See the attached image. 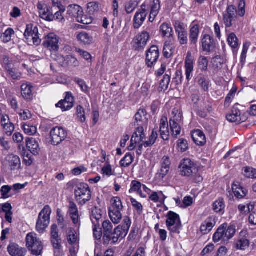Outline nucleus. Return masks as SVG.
<instances>
[{
    "instance_id": "nucleus-1",
    "label": "nucleus",
    "mask_w": 256,
    "mask_h": 256,
    "mask_svg": "<svg viewBox=\"0 0 256 256\" xmlns=\"http://www.w3.org/2000/svg\"><path fill=\"white\" fill-rule=\"evenodd\" d=\"M74 198L79 206H83L92 198V192L88 185L84 182H78L73 186Z\"/></svg>"
},
{
    "instance_id": "nucleus-2",
    "label": "nucleus",
    "mask_w": 256,
    "mask_h": 256,
    "mask_svg": "<svg viewBox=\"0 0 256 256\" xmlns=\"http://www.w3.org/2000/svg\"><path fill=\"white\" fill-rule=\"evenodd\" d=\"M110 203L111 205L108 208V215L112 222L118 224L122 218L121 212L123 206L121 199L118 196L114 197L111 199Z\"/></svg>"
},
{
    "instance_id": "nucleus-3",
    "label": "nucleus",
    "mask_w": 256,
    "mask_h": 256,
    "mask_svg": "<svg viewBox=\"0 0 256 256\" xmlns=\"http://www.w3.org/2000/svg\"><path fill=\"white\" fill-rule=\"evenodd\" d=\"M236 226L234 225L228 226L226 224H222L217 230L213 236V240L214 242L222 240V242H228L232 238L236 233Z\"/></svg>"
},
{
    "instance_id": "nucleus-4",
    "label": "nucleus",
    "mask_w": 256,
    "mask_h": 256,
    "mask_svg": "<svg viewBox=\"0 0 256 256\" xmlns=\"http://www.w3.org/2000/svg\"><path fill=\"white\" fill-rule=\"evenodd\" d=\"M236 8L230 5L228 6L222 14V22L224 24L226 31L228 28L234 29L236 27L238 20Z\"/></svg>"
},
{
    "instance_id": "nucleus-5",
    "label": "nucleus",
    "mask_w": 256,
    "mask_h": 256,
    "mask_svg": "<svg viewBox=\"0 0 256 256\" xmlns=\"http://www.w3.org/2000/svg\"><path fill=\"white\" fill-rule=\"evenodd\" d=\"M166 226L170 234L173 236L179 234L182 228L180 216L176 212L169 211L166 215Z\"/></svg>"
},
{
    "instance_id": "nucleus-6",
    "label": "nucleus",
    "mask_w": 256,
    "mask_h": 256,
    "mask_svg": "<svg viewBox=\"0 0 256 256\" xmlns=\"http://www.w3.org/2000/svg\"><path fill=\"white\" fill-rule=\"evenodd\" d=\"M26 246L33 255L38 256L42 253L43 244L34 232H30L26 236Z\"/></svg>"
},
{
    "instance_id": "nucleus-7",
    "label": "nucleus",
    "mask_w": 256,
    "mask_h": 256,
    "mask_svg": "<svg viewBox=\"0 0 256 256\" xmlns=\"http://www.w3.org/2000/svg\"><path fill=\"white\" fill-rule=\"evenodd\" d=\"M132 224L130 218L128 216H124L122 224L118 226L112 232V244L117 242L119 239L124 238L128 234Z\"/></svg>"
},
{
    "instance_id": "nucleus-8",
    "label": "nucleus",
    "mask_w": 256,
    "mask_h": 256,
    "mask_svg": "<svg viewBox=\"0 0 256 256\" xmlns=\"http://www.w3.org/2000/svg\"><path fill=\"white\" fill-rule=\"evenodd\" d=\"M52 210L49 206H46L40 212L36 224V230L40 233H43L50 224Z\"/></svg>"
},
{
    "instance_id": "nucleus-9",
    "label": "nucleus",
    "mask_w": 256,
    "mask_h": 256,
    "mask_svg": "<svg viewBox=\"0 0 256 256\" xmlns=\"http://www.w3.org/2000/svg\"><path fill=\"white\" fill-rule=\"evenodd\" d=\"M179 168L180 175L184 176H194L198 171L196 164L188 158L182 160Z\"/></svg>"
},
{
    "instance_id": "nucleus-10",
    "label": "nucleus",
    "mask_w": 256,
    "mask_h": 256,
    "mask_svg": "<svg viewBox=\"0 0 256 256\" xmlns=\"http://www.w3.org/2000/svg\"><path fill=\"white\" fill-rule=\"evenodd\" d=\"M24 36L26 40V42L29 45L33 44L38 46L40 43L41 40L39 38L38 29L36 26L34 27L32 24L27 25Z\"/></svg>"
},
{
    "instance_id": "nucleus-11",
    "label": "nucleus",
    "mask_w": 256,
    "mask_h": 256,
    "mask_svg": "<svg viewBox=\"0 0 256 256\" xmlns=\"http://www.w3.org/2000/svg\"><path fill=\"white\" fill-rule=\"evenodd\" d=\"M150 38V35L148 32L146 31L142 32L133 38L132 42V48L138 51L144 50Z\"/></svg>"
},
{
    "instance_id": "nucleus-12",
    "label": "nucleus",
    "mask_w": 256,
    "mask_h": 256,
    "mask_svg": "<svg viewBox=\"0 0 256 256\" xmlns=\"http://www.w3.org/2000/svg\"><path fill=\"white\" fill-rule=\"evenodd\" d=\"M148 12V2H144L134 15V26L135 28H138L142 26Z\"/></svg>"
},
{
    "instance_id": "nucleus-13",
    "label": "nucleus",
    "mask_w": 256,
    "mask_h": 256,
    "mask_svg": "<svg viewBox=\"0 0 256 256\" xmlns=\"http://www.w3.org/2000/svg\"><path fill=\"white\" fill-rule=\"evenodd\" d=\"M51 142L53 145H58L67 137L66 130L62 127L54 128L50 132Z\"/></svg>"
},
{
    "instance_id": "nucleus-14",
    "label": "nucleus",
    "mask_w": 256,
    "mask_h": 256,
    "mask_svg": "<svg viewBox=\"0 0 256 256\" xmlns=\"http://www.w3.org/2000/svg\"><path fill=\"white\" fill-rule=\"evenodd\" d=\"M146 138L144 126H138L134 132L130 140V144L128 146L129 150H132L136 146V144H139Z\"/></svg>"
},
{
    "instance_id": "nucleus-15",
    "label": "nucleus",
    "mask_w": 256,
    "mask_h": 256,
    "mask_svg": "<svg viewBox=\"0 0 256 256\" xmlns=\"http://www.w3.org/2000/svg\"><path fill=\"white\" fill-rule=\"evenodd\" d=\"M37 8L42 18L48 22L52 21L54 16L52 12L44 2H39L37 4Z\"/></svg>"
},
{
    "instance_id": "nucleus-16",
    "label": "nucleus",
    "mask_w": 256,
    "mask_h": 256,
    "mask_svg": "<svg viewBox=\"0 0 256 256\" xmlns=\"http://www.w3.org/2000/svg\"><path fill=\"white\" fill-rule=\"evenodd\" d=\"M160 55L159 49L156 46L153 45L146 51V64L148 67H152L156 63Z\"/></svg>"
},
{
    "instance_id": "nucleus-17",
    "label": "nucleus",
    "mask_w": 256,
    "mask_h": 256,
    "mask_svg": "<svg viewBox=\"0 0 256 256\" xmlns=\"http://www.w3.org/2000/svg\"><path fill=\"white\" fill-rule=\"evenodd\" d=\"M58 38L54 34L50 33L47 35L44 42L45 47L50 51H57L59 48Z\"/></svg>"
},
{
    "instance_id": "nucleus-18",
    "label": "nucleus",
    "mask_w": 256,
    "mask_h": 256,
    "mask_svg": "<svg viewBox=\"0 0 256 256\" xmlns=\"http://www.w3.org/2000/svg\"><path fill=\"white\" fill-rule=\"evenodd\" d=\"M4 162L5 166H8L12 170H18L21 166V162L19 156L14 154L8 155Z\"/></svg>"
},
{
    "instance_id": "nucleus-19",
    "label": "nucleus",
    "mask_w": 256,
    "mask_h": 256,
    "mask_svg": "<svg viewBox=\"0 0 256 256\" xmlns=\"http://www.w3.org/2000/svg\"><path fill=\"white\" fill-rule=\"evenodd\" d=\"M74 98L71 92H66L65 98L60 100L56 104L57 108H60L62 111H66L71 109L74 106Z\"/></svg>"
},
{
    "instance_id": "nucleus-20",
    "label": "nucleus",
    "mask_w": 256,
    "mask_h": 256,
    "mask_svg": "<svg viewBox=\"0 0 256 256\" xmlns=\"http://www.w3.org/2000/svg\"><path fill=\"white\" fill-rule=\"evenodd\" d=\"M201 44L204 52H210L214 48L216 42L212 36L205 34L202 36Z\"/></svg>"
},
{
    "instance_id": "nucleus-21",
    "label": "nucleus",
    "mask_w": 256,
    "mask_h": 256,
    "mask_svg": "<svg viewBox=\"0 0 256 256\" xmlns=\"http://www.w3.org/2000/svg\"><path fill=\"white\" fill-rule=\"evenodd\" d=\"M194 60L190 52H188L186 58L184 68L186 80L189 81L192 77L194 71Z\"/></svg>"
},
{
    "instance_id": "nucleus-22",
    "label": "nucleus",
    "mask_w": 256,
    "mask_h": 256,
    "mask_svg": "<svg viewBox=\"0 0 256 256\" xmlns=\"http://www.w3.org/2000/svg\"><path fill=\"white\" fill-rule=\"evenodd\" d=\"M175 40L174 37H170L164 44L163 54L164 58H171L175 52Z\"/></svg>"
},
{
    "instance_id": "nucleus-23",
    "label": "nucleus",
    "mask_w": 256,
    "mask_h": 256,
    "mask_svg": "<svg viewBox=\"0 0 256 256\" xmlns=\"http://www.w3.org/2000/svg\"><path fill=\"white\" fill-rule=\"evenodd\" d=\"M34 88L30 82H25L21 86V94L22 98L27 100H31L34 97Z\"/></svg>"
},
{
    "instance_id": "nucleus-24",
    "label": "nucleus",
    "mask_w": 256,
    "mask_h": 256,
    "mask_svg": "<svg viewBox=\"0 0 256 256\" xmlns=\"http://www.w3.org/2000/svg\"><path fill=\"white\" fill-rule=\"evenodd\" d=\"M146 2H148V3L149 10L150 9L149 21L150 22H152L159 13L160 8V0H152L150 2H149L148 1H146Z\"/></svg>"
},
{
    "instance_id": "nucleus-25",
    "label": "nucleus",
    "mask_w": 256,
    "mask_h": 256,
    "mask_svg": "<svg viewBox=\"0 0 256 256\" xmlns=\"http://www.w3.org/2000/svg\"><path fill=\"white\" fill-rule=\"evenodd\" d=\"M82 12V8L78 5H70L69 6L66 10V18L68 20L71 19L74 20V18L76 20L78 17Z\"/></svg>"
},
{
    "instance_id": "nucleus-26",
    "label": "nucleus",
    "mask_w": 256,
    "mask_h": 256,
    "mask_svg": "<svg viewBox=\"0 0 256 256\" xmlns=\"http://www.w3.org/2000/svg\"><path fill=\"white\" fill-rule=\"evenodd\" d=\"M160 138L164 140H168L170 136V131L168 119L166 117L162 118L160 123Z\"/></svg>"
},
{
    "instance_id": "nucleus-27",
    "label": "nucleus",
    "mask_w": 256,
    "mask_h": 256,
    "mask_svg": "<svg viewBox=\"0 0 256 256\" xmlns=\"http://www.w3.org/2000/svg\"><path fill=\"white\" fill-rule=\"evenodd\" d=\"M8 250L11 256H25L26 252L25 248L15 243H10L8 247Z\"/></svg>"
},
{
    "instance_id": "nucleus-28",
    "label": "nucleus",
    "mask_w": 256,
    "mask_h": 256,
    "mask_svg": "<svg viewBox=\"0 0 256 256\" xmlns=\"http://www.w3.org/2000/svg\"><path fill=\"white\" fill-rule=\"evenodd\" d=\"M216 224L215 218L210 216L202 224L200 230L201 232L206 234L212 230Z\"/></svg>"
},
{
    "instance_id": "nucleus-29",
    "label": "nucleus",
    "mask_w": 256,
    "mask_h": 256,
    "mask_svg": "<svg viewBox=\"0 0 256 256\" xmlns=\"http://www.w3.org/2000/svg\"><path fill=\"white\" fill-rule=\"evenodd\" d=\"M135 121L138 123V126H142L146 124L148 122V114L146 110L144 108H140L135 114Z\"/></svg>"
},
{
    "instance_id": "nucleus-30",
    "label": "nucleus",
    "mask_w": 256,
    "mask_h": 256,
    "mask_svg": "<svg viewBox=\"0 0 256 256\" xmlns=\"http://www.w3.org/2000/svg\"><path fill=\"white\" fill-rule=\"evenodd\" d=\"M194 142L198 146H203L206 142V138L204 132L199 130H194L192 133Z\"/></svg>"
},
{
    "instance_id": "nucleus-31",
    "label": "nucleus",
    "mask_w": 256,
    "mask_h": 256,
    "mask_svg": "<svg viewBox=\"0 0 256 256\" xmlns=\"http://www.w3.org/2000/svg\"><path fill=\"white\" fill-rule=\"evenodd\" d=\"M68 212L73 223L78 224L80 222L78 210L74 202H70Z\"/></svg>"
},
{
    "instance_id": "nucleus-32",
    "label": "nucleus",
    "mask_w": 256,
    "mask_h": 256,
    "mask_svg": "<svg viewBox=\"0 0 256 256\" xmlns=\"http://www.w3.org/2000/svg\"><path fill=\"white\" fill-rule=\"evenodd\" d=\"M26 146L28 150L34 155L38 154L40 148L38 141L32 138H28L26 140Z\"/></svg>"
},
{
    "instance_id": "nucleus-33",
    "label": "nucleus",
    "mask_w": 256,
    "mask_h": 256,
    "mask_svg": "<svg viewBox=\"0 0 256 256\" xmlns=\"http://www.w3.org/2000/svg\"><path fill=\"white\" fill-rule=\"evenodd\" d=\"M197 82L201 89L204 92H208L211 86L210 80L207 76L200 74L197 78Z\"/></svg>"
},
{
    "instance_id": "nucleus-34",
    "label": "nucleus",
    "mask_w": 256,
    "mask_h": 256,
    "mask_svg": "<svg viewBox=\"0 0 256 256\" xmlns=\"http://www.w3.org/2000/svg\"><path fill=\"white\" fill-rule=\"evenodd\" d=\"M76 38L81 44L88 45L92 43L93 38L92 36L86 32H81L76 35Z\"/></svg>"
},
{
    "instance_id": "nucleus-35",
    "label": "nucleus",
    "mask_w": 256,
    "mask_h": 256,
    "mask_svg": "<svg viewBox=\"0 0 256 256\" xmlns=\"http://www.w3.org/2000/svg\"><path fill=\"white\" fill-rule=\"evenodd\" d=\"M232 189L235 196L238 198H244L248 193V190L241 186L238 182H234L233 184Z\"/></svg>"
},
{
    "instance_id": "nucleus-36",
    "label": "nucleus",
    "mask_w": 256,
    "mask_h": 256,
    "mask_svg": "<svg viewBox=\"0 0 256 256\" xmlns=\"http://www.w3.org/2000/svg\"><path fill=\"white\" fill-rule=\"evenodd\" d=\"M66 240L70 244H78V234L72 228H69L66 232Z\"/></svg>"
},
{
    "instance_id": "nucleus-37",
    "label": "nucleus",
    "mask_w": 256,
    "mask_h": 256,
    "mask_svg": "<svg viewBox=\"0 0 256 256\" xmlns=\"http://www.w3.org/2000/svg\"><path fill=\"white\" fill-rule=\"evenodd\" d=\"M142 184L136 180H132L130 184V188L129 190V192L130 194L133 192H136L142 198H146V194H144L142 190Z\"/></svg>"
},
{
    "instance_id": "nucleus-38",
    "label": "nucleus",
    "mask_w": 256,
    "mask_h": 256,
    "mask_svg": "<svg viewBox=\"0 0 256 256\" xmlns=\"http://www.w3.org/2000/svg\"><path fill=\"white\" fill-rule=\"evenodd\" d=\"M240 112L236 107H233L231 112L227 115L226 118L228 121L232 122H239L241 120Z\"/></svg>"
},
{
    "instance_id": "nucleus-39",
    "label": "nucleus",
    "mask_w": 256,
    "mask_h": 256,
    "mask_svg": "<svg viewBox=\"0 0 256 256\" xmlns=\"http://www.w3.org/2000/svg\"><path fill=\"white\" fill-rule=\"evenodd\" d=\"M166 198L162 191L152 192L150 194L149 199L154 202L164 203Z\"/></svg>"
},
{
    "instance_id": "nucleus-40",
    "label": "nucleus",
    "mask_w": 256,
    "mask_h": 256,
    "mask_svg": "<svg viewBox=\"0 0 256 256\" xmlns=\"http://www.w3.org/2000/svg\"><path fill=\"white\" fill-rule=\"evenodd\" d=\"M56 61L62 66H66L70 65L72 62H77L76 59L70 56H68L66 57H64L62 56L58 55L57 56V58L56 59Z\"/></svg>"
},
{
    "instance_id": "nucleus-41",
    "label": "nucleus",
    "mask_w": 256,
    "mask_h": 256,
    "mask_svg": "<svg viewBox=\"0 0 256 256\" xmlns=\"http://www.w3.org/2000/svg\"><path fill=\"white\" fill-rule=\"evenodd\" d=\"M103 228V234H104V239L106 242H108V234L112 232L113 226L108 220H104L102 224Z\"/></svg>"
},
{
    "instance_id": "nucleus-42",
    "label": "nucleus",
    "mask_w": 256,
    "mask_h": 256,
    "mask_svg": "<svg viewBox=\"0 0 256 256\" xmlns=\"http://www.w3.org/2000/svg\"><path fill=\"white\" fill-rule=\"evenodd\" d=\"M160 32L163 37L167 36L168 39L170 37H174L172 34V29L170 26L168 24H162L160 26Z\"/></svg>"
},
{
    "instance_id": "nucleus-43",
    "label": "nucleus",
    "mask_w": 256,
    "mask_h": 256,
    "mask_svg": "<svg viewBox=\"0 0 256 256\" xmlns=\"http://www.w3.org/2000/svg\"><path fill=\"white\" fill-rule=\"evenodd\" d=\"M1 198L7 199L14 194L10 186L6 185L2 186L0 190Z\"/></svg>"
},
{
    "instance_id": "nucleus-44",
    "label": "nucleus",
    "mask_w": 256,
    "mask_h": 256,
    "mask_svg": "<svg viewBox=\"0 0 256 256\" xmlns=\"http://www.w3.org/2000/svg\"><path fill=\"white\" fill-rule=\"evenodd\" d=\"M199 32V28L198 25H194L191 28L190 30V40L192 44H196Z\"/></svg>"
},
{
    "instance_id": "nucleus-45",
    "label": "nucleus",
    "mask_w": 256,
    "mask_h": 256,
    "mask_svg": "<svg viewBox=\"0 0 256 256\" xmlns=\"http://www.w3.org/2000/svg\"><path fill=\"white\" fill-rule=\"evenodd\" d=\"M102 210L96 208H93L90 215V220L93 224L99 223V220L102 218Z\"/></svg>"
},
{
    "instance_id": "nucleus-46",
    "label": "nucleus",
    "mask_w": 256,
    "mask_h": 256,
    "mask_svg": "<svg viewBox=\"0 0 256 256\" xmlns=\"http://www.w3.org/2000/svg\"><path fill=\"white\" fill-rule=\"evenodd\" d=\"M86 120L85 111L83 107L78 106L76 112V120L80 123H84Z\"/></svg>"
},
{
    "instance_id": "nucleus-47",
    "label": "nucleus",
    "mask_w": 256,
    "mask_h": 256,
    "mask_svg": "<svg viewBox=\"0 0 256 256\" xmlns=\"http://www.w3.org/2000/svg\"><path fill=\"white\" fill-rule=\"evenodd\" d=\"M158 130L157 128H154L152 130L149 140L144 142V146L145 148L152 146L155 143L156 140L158 138Z\"/></svg>"
},
{
    "instance_id": "nucleus-48",
    "label": "nucleus",
    "mask_w": 256,
    "mask_h": 256,
    "mask_svg": "<svg viewBox=\"0 0 256 256\" xmlns=\"http://www.w3.org/2000/svg\"><path fill=\"white\" fill-rule=\"evenodd\" d=\"M102 174L107 177L114 175V172L108 161H106L102 168Z\"/></svg>"
},
{
    "instance_id": "nucleus-49",
    "label": "nucleus",
    "mask_w": 256,
    "mask_h": 256,
    "mask_svg": "<svg viewBox=\"0 0 256 256\" xmlns=\"http://www.w3.org/2000/svg\"><path fill=\"white\" fill-rule=\"evenodd\" d=\"M227 40L229 46L233 49L237 48L239 46L238 38L233 32L228 35Z\"/></svg>"
},
{
    "instance_id": "nucleus-50",
    "label": "nucleus",
    "mask_w": 256,
    "mask_h": 256,
    "mask_svg": "<svg viewBox=\"0 0 256 256\" xmlns=\"http://www.w3.org/2000/svg\"><path fill=\"white\" fill-rule=\"evenodd\" d=\"M100 8V4L98 2H88L87 4V12L90 15L98 12Z\"/></svg>"
},
{
    "instance_id": "nucleus-51",
    "label": "nucleus",
    "mask_w": 256,
    "mask_h": 256,
    "mask_svg": "<svg viewBox=\"0 0 256 256\" xmlns=\"http://www.w3.org/2000/svg\"><path fill=\"white\" fill-rule=\"evenodd\" d=\"M182 120V113L180 110L178 108H174L172 111V116L170 122H176L180 124Z\"/></svg>"
},
{
    "instance_id": "nucleus-52",
    "label": "nucleus",
    "mask_w": 256,
    "mask_h": 256,
    "mask_svg": "<svg viewBox=\"0 0 256 256\" xmlns=\"http://www.w3.org/2000/svg\"><path fill=\"white\" fill-rule=\"evenodd\" d=\"M172 136L176 138L181 132L180 124L176 122H170Z\"/></svg>"
},
{
    "instance_id": "nucleus-53",
    "label": "nucleus",
    "mask_w": 256,
    "mask_h": 256,
    "mask_svg": "<svg viewBox=\"0 0 256 256\" xmlns=\"http://www.w3.org/2000/svg\"><path fill=\"white\" fill-rule=\"evenodd\" d=\"M134 158L130 153H127L120 161V166L125 168L128 166L133 162Z\"/></svg>"
},
{
    "instance_id": "nucleus-54",
    "label": "nucleus",
    "mask_w": 256,
    "mask_h": 256,
    "mask_svg": "<svg viewBox=\"0 0 256 256\" xmlns=\"http://www.w3.org/2000/svg\"><path fill=\"white\" fill-rule=\"evenodd\" d=\"M243 174L245 177L248 178H256V168L250 166H246L243 168Z\"/></svg>"
},
{
    "instance_id": "nucleus-55",
    "label": "nucleus",
    "mask_w": 256,
    "mask_h": 256,
    "mask_svg": "<svg viewBox=\"0 0 256 256\" xmlns=\"http://www.w3.org/2000/svg\"><path fill=\"white\" fill-rule=\"evenodd\" d=\"M249 240L244 238L238 240L235 244L236 248L240 250H245L249 247Z\"/></svg>"
},
{
    "instance_id": "nucleus-56",
    "label": "nucleus",
    "mask_w": 256,
    "mask_h": 256,
    "mask_svg": "<svg viewBox=\"0 0 256 256\" xmlns=\"http://www.w3.org/2000/svg\"><path fill=\"white\" fill-rule=\"evenodd\" d=\"M6 70L8 75L13 80H19L22 76L21 73L16 69L10 66H6Z\"/></svg>"
},
{
    "instance_id": "nucleus-57",
    "label": "nucleus",
    "mask_w": 256,
    "mask_h": 256,
    "mask_svg": "<svg viewBox=\"0 0 256 256\" xmlns=\"http://www.w3.org/2000/svg\"><path fill=\"white\" fill-rule=\"evenodd\" d=\"M22 128L24 133L30 136L34 134L37 132L36 128L29 124H24Z\"/></svg>"
},
{
    "instance_id": "nucleus-58",
    "label": "nucleus",
    "mask_w": 256,
    "mask_h": 256,
    "mask_svg": "<svg viewBox=\"0 0 256 256\" xmlns=\"http://www.w3.org/2000/svg\"><path fill=\"white\" fill-rule=\"evenodd\" d=\"M174 26L177 35L187 32L186 26L184 23L176 21Z\"/></svg>"
},
{
    "instance_id": "nucleus-59",
    "label": "nucleus",
    "mask_w": 256,
    "mask_h": 256,
    "mask_svg": "<svg viewBox=\"0 0 256 256\" xmlns=\"http://www.w3.org/2000/svg\"><path fill=\"white\" fill-rule=\"evenodd\" d=\"M208 62L207 58L200 56L198 60V67L202 71H206L208 70Z\"/></svg>"
},
{
    "instance_id": "nucleus-60",
    "label": "nucleus",
    "mask_w": 256,
    "mask_h": 256,
    "mask_svg": "<svg viewBox=\"0 0 256 256\" xmlns=\"http://www.w3.org/2000/svg\"><path fill=\"white\" fill-rule=\"evenodd\" d=\"M76 22L82 23L84 24H89L92 22V18L90 16H88L84 14L83 10L81 14L78 16Z\"/></svg>"
},
{
    "instance_id": "nucleus-61",
    "label": "nucleus",
    "mask_w": 256,
    "mask_h": 256,
    "mask_svg": "<svg viewBox=\"0 0 256 256\" xmlns=\"http://www.w3.org/2000/svg\"><path fill=\"white\" fill-rule=\"evenodd\" d=\"M225 207L224 200L219 198L215 201L213 204V209L216 212H219L222 211Z\"/></svg>"
},
{
    "instance_id": "nucleus-62",
    "label": "nucleus",
    "mask_w": 256,
    "mask_h": 256,
    "mask_svg": "<svg viewBox=\"0 0 256 256\" xmlns=\"http://www.w3.org/2000/svg\"><path fill=\"white\" fill-rule=\"evenodd\" d=\"M17 113L19 115L20 119L24 120H29L32 116L30 112L28 110H20L17 111Z\"/></svg>"
},
{
    "instance_id": "nucleus-63",
    "label": "nucleus",
    "mask_w": 256,
    "mask_h": 256,
    "mask_svg": "<svg viewBox=\"0 0 256 256\" xmlns=\"http://www.w3.org/2000/svg\"><path fill=\"white\" fill-rule=\"evenodd\" d=\"M100 224L96 223L95 224H93L92 230L94 237L96 240H100L102 236V231L101 228L100 227Z\"/></svg>"
},
{
    "instance_id": "nucleus-64",
    "label": "nucleus",
    "mask_w": 256,
    "mask_h": 256,
    "mask_svg": "<svg viewBox=\"0 0 256 256\" xmlns=\"http://www.w3.org/2000/svg\"><path fill=\"white\" fill-rule=\"evenodd\" d=\"M170 77L168 74H165L163 78L160 80V88L161 90H165L168 88L170 82Z\"/></svg>"
}]
</instances>
